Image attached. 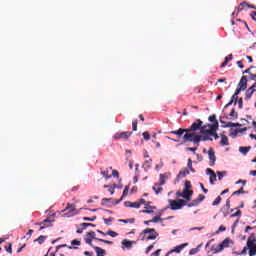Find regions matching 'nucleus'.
Masks as SVG:
<instances>
[{"label": "nucleus", "mask_w": 256, "mask_h": 256, "mask_svg": "<svg viewBox=\"0 0 256 256\" xmlns=\"http://www.w3.org/2000/svg\"><path fill=\"white\" fill-rule=\"evenodd\" d=\"M159 234L155 231V228H146L140 233L141 241H154Z\"/></svg>", "instance_id": "1"}, {"label": "nucleus", "mask_w": 256, "mask_h": 256, "mask_svg": "<svg viewBox=\"0 0 256 256\" xmlns=\"http://www.w3.org/2000/svg\"><path fill=\"white\" fill-rule=\"evenodd\" d=\"M188 141L193 142L194 145H197V147H199V143H201L202 141L201 135L196 133L184 134L183 143H187Z\"/></svg>", "instance_id": "2"}, {"label": "nucleus", "mask_w": 256, "mask_h": 256, "mask_svg": "<svg viewBox=\"0 0 256 256\" xmlns=\"http://www.w3.org/2000/svg\"><path fill=\"white\" fill-rule=\"evenodd\" d=\"M247 247L249 249V255L255 256L256 255V239L255 234H251L247 240Z\"/></svg>", "instance_id": "3"}, {"label": "nucleus", "mask_w": 256, "mask_h": 256, "mask_svg": "<svg viewBox=\"0 0 256 256\" xmlns=\"http://www.w3.org/2000/svg\"><path fill=\"white\" fill-rule=\"evenodd\" d=\"M169 205H170V209L172 211H177L179 209H183V207H185V205H187V201H185L183 199L169 200Z\"/></svg>", "instance_id": "4"}, {"label": "nucleus", "mask_w": 256, "mask_h": 256, "mask_svg": "<svg viewBox=\"0 0 256 256\" xmlns=\"http://www.w3.org/2000/svg\"><path fill=\"white\" fill-rule=\"evenodd\" d=\"M93 239L95 241H99L98 239H101V238L95 237V232L90 231L86 234V238H84V241H85V243H87V245H90V247H92L94 249V247H98V246L93 245Z\"/></svg>", "instance_id": "5"}, {"label": "nucleus", "mask_w": 256, "mask_h": 256, "mask_svg": "<svg viewBox=\"0 0 256 256\" xmlns=\"http://www.w3.org/2000/svg\"><path fill=\"white\" fill-rule=\"evenodd\" d=\"M131 135H133L132 132H118V133L114 134L113 138L115 139V141H117L119 139H124L125 141H128L129 137H131Z\"/></svg>", "instance_id": "6"}, {"label": "nucleus", "mask_w": 256, "mask_h": 256, "mask_svg": "<svg viewBox=\"0 0 256 256\" xmlns=\"http://www.w3.org/2000/svg\"><path fill=\"white\" fill-rule=\"evenodd\" d=\"M203 125V121L197 119L191 126L188 128L189 133H195V131H199L201 126Z\"/></svg>", "instance_id": "7"}, {"label": "nucleus", "mask_w": 256, "mask_h": 256, "mask_svg": "<svg viewBox=\"0 0 256 256\" xmlns=\"http://www.w3.org/2000/svg\"><path fill=\"white\" fill-rule=\"evenodd\" d=\"M187 245H189V243H184V244H181L179 246H176L175 249L173 250H170L166 256H170L171 253H181V251H183V249H185V247H187Z\"/></svg>", "instance_id": "8"}, {"label": "nucleus", "mask_w": 256, "mask_h": 256, "mask_svg": "<svg viewBox=\"0 0 256 256\" xmlns=\"http://www.w3.org/2000/svg\"><path fill=\"white\" fill-rule=\"evenodd\" d=\"M209 160H210V167H213L215 165V161H217V158L215 156V151H213V148H210L208 150Z\"/></svg>", "instance_id": "9"}, {"label": "nucleus", "mask_w": 256, "mask_h": 256, "mask_svg": "<svg viewBox=\"0 0 256 256\" xmlns=\"http://www.w3.org/2000/svg\"><path fill=\"white\" fill-rule=\"evenodd\" d=\"M183 199H186V201H190L191 197H193V190L191 189H184L182 192Z\"/></svg>", "instance_id": "10"}, {"label": "nucleus", "mask_w": 256, "mask_h": 256, "mask_svg": "<svg viewBox=\"0 0 256 256\" xmlns=\"http://www.w3.org/2000/svg\"><path fill=\"white\" fill-rule=\"evenodd\" d=\"M173 135H177L178 137H183V134L185 133V135L191 134V132H189L188 129H183L180 128L178 130H174L171 132Z\"/></svg>", "instance_id": "11"}, {"label": "nucleus", "mask_w": 256, "mask_h": 256, "mask_svg": "<svg viewBox=\"0 0 256 256\" xmlns=\"http://www.w3.org/2000/svg\"><path fill=\"white\" fill-rule=\"evenodd\" d=\"M206 173L208 175H210V183H211V185H214L215 181H217V175L210 168L206 169Z\"/></svg>", "instance_id": "12"}, {"label": "nucleus", "mask_w": 256, "mask_h": 256, "mask_svg": "<svg viewBox=\"0 0 256 256\" xmlns=\"http://www.w3.org/2000/svg\"><path fill=\"white\" fill-rule=\"evenodd\" d=\"M124 207L139 209V207H141V203H139L137 201L136 202L126 201V202H124Z\"/></svg>", "instance_id": "13"}, {"label": "nucleus", "mask_w": 256, "mask_h": 256, "mask_svg": "<svg viewBox=\"0 0 256 256\" xmlns=\"http://www.w3.org/2000/svg\"><path fill=\"white\" fill-rule=\"evenodd\" d=\"M238 87L240 89H243L245 91V89H247V76H242L239 83H238Z\"/></svg>", "instance_id": "14"}, {"label": "nucleus", "mask_w": 256, "mask_h": 256, "mask_svg": "<svg viewBox=\"0 0 256 256\" xmlns=\"http://www.w3.org/2000/svg\"><path fill=\"white\" fill-rule=\"evenodd\" d=\"M144 209H146V210H142V211H140V213H145L147 215H151V213H153V209H157V207L146 204Z\"/></svg>", "instance_id": "15"}, {"label": "nucleus", "mask_w": 256, "mask_h": 256, "mask_svg": "<svg viewBox=\"0 0 256 256\" xmlns=\"http://www.w3.org/2000/svg\"><path fill=\"white\" fill-rule=\"evenodd\" d=\"M255 93V90L251 87H249L245 92V101H249L251 97H253V94Z\"/></svg>", "instance_id": "16"}, {"label": "nucleus", "mask_w": 256, "mask_h": 256, "mask_svg": "<svg viewBox=\"0 0 256 256\" xmlns=\"http://www.w3.org/2000/svg\"><path fill=\"white\" fill-rule=\"evenodd\" d=\"M51 219L46 218L45 220L42 221V226L39 228V231H43V229L47 227H51Z\"/></svg>", "instance_id": "17"}, {"label": "nucleus", "mask_w": 256, "mask_h": 256, "mask_svg": "<svg viewBox=\"0 0 256 256\" xmlns=\"http://www.w3.org/2000/svg\"><path fill=\"white\" fill-rule=\"evenodd\" d=\"M94 251H95L97 256H105V255H107V252L103 248H101V247H94Z\"/></svg>", "instance_id": "18"}, {"label": "nucleus", "mask_w": 256, "mask_h": 256, "mask_svg": "<svg viewBox=\"0 0 256 256\" xmlns=\"http://www.w3.org/2000/svg\"><path fill=\"white\" fill-rule=\"evenodd\" d=\"M220 145H222V147L229 145V138L226 135L221 134Z\"/></svg>", "instance_id": "19"}, {"label": "nucleus", "mask_w": 256, "mask_h": 256, "mask_svg": "<svg viewBox=\"0 0 256 256\" xmlns=\"http://www.w3.org/2000/svg\"><path fill=\"white\" fill-rule=\"evenodd\" d=\"M229 61H233V54H230L228 56L225 57L224 62L221 64V69H223V67H227Z\"/></svg>", "instance_id": "20"}, {"label": "nucleus", "mask_w": 256, "mask_h": 256, "mask_svg": "<svg viewBox=\"0 0 256 256\" xmlns=\"http://www.w3.org/2000/svg\"><path fill=\"white\" fill-rule=\"evenodd\" d=\"M239 99V96H237V94H233L231 97V100L228 104L225 105V107H229L230 105H237V100Z\"/></svg>", "instance_id": "21"}, {"label": "nucleus", "mask_w": 256, "mask_h": 256, "mask_svg": "<svg viewBox=\"0 0 256 256\" xmlns=\"http://www.w3.org/2000/svg\"><path fill=\"white\" fill-rule=\"evenodd\" d=\"M240 153H242V155H247V153H249L251 151V146H241L239 148Z\"/></svg>", "instance_id": "22"}, {"label": "nucleus", "mask_w": 256, "mask_h": 256, "mask_svg": "<svg viewBox=\"0 0 256 256\" xmlns=\"http://www.w3.org/2000/svg\"><path fill=\"white\" fill-rule=\"evenodd\" d=\"M133 243H135L134 241H129V240H127V239H124L123 241H122V245L124 246V247H126L127 249H131V247H133Z\"/></svg>", "instance_id": "23"}, {"label": "nucleus", "mask_w": 256, "mask_h": 256, "mask_svg": "<svg viewBox=\"0 0 256 256\" xmlns=\"http://www.w3.org/2000/svg\"><path fill=\"white\" fill-rule=\"evenodd\" d=\"M163 185L160 184H155L153 186V191L156 193V195H159V193H161L163 191Z\"/></svg>", "instance_id": "24"}, {"label": "nucleus", "mask_w": 256, "mask_h": 256, "mask_svg": "<svg viewBox=\"0 0 256 256\" xmlns=\"http://www.w3.org/2000/svg\"><path fill=\"white\" fill-rule=\"evenodd\" d=\"M229 238H226L222 243L218 244V247H220V249H225V247H229Z\"/></svg>", "instance_id": "25"}, {"label": "nucleus", "mask_w": 256, "mask_h": 256, "mask_svg": "<svg viewBox=\"0 0 256 256\" xmlns=\"http://www.w3.org/2000/svg\"><path fill=\"white\" fill-rule=\"evenodd\" d=\"M207 127H209V129L217 132V129H219V122L215 121L213 124H208Z\"/></svg>", "instance_id": "26"}, {"label": "nucleus", "mask_w": 256, "mask_h": 256, "mask_svg": "<svg viewBox=\"0 0 256 256\" xmlns=\"http://www.w3.org/2000/svg\"><path fill=\"white\" fill-rule=\"evenodd\" d=\"M169 176L167 174H160L159 175V185H164L165 184V179H168Z\"/></svg>", "instance_id": "27"}, {"label": "nucleus", "mask_w": 256, "mask_h": 256, "mask_svg": "<svg viewBox=\"0 0 256 256\" xmlns=\"http://www.w3.org/2000/svg\"><path fill=\"white\" fill-rule=\"evenodd\" d=\"M63 211H69V213H74L75 211V205L68 203L67 207Z\"/></svg>", "instance_id": "28"}, {"label": "nucleus", "mask_w": 256, "mask_h": 256, "mask_svg": "<svg viewBox=\"0 0 256 256\" xmlns=\"http://www.w3.org/2000/svg\"><path fill=\"white\" fill-rule=\"evenodd\" d=\"M47 239V236H39L37 239L34 240V242H38L39 245H43V243H45V240Z\"/></svg>", "instance_id": "29"}, {"label": "nucleus", "mask_w": 256, "mask_h": 256, "mask_svg": "<svg viewBox=\"0 0 256 256\" xmlns=\"http://www.w3.org/2000/svg\"><path fill=\"white\" fill-rule=\"evenodd\" d=\"M187 175H189V169H184V170H181L179 173H178V177L180 178H183V177H187Z\"/></svg>", "instance_id": "30"}, {"label": "nucleus", "mask_w": 256, "mask_h": 256, "mask_svg": "<svg viewBox=\"0 0 256 256\" xmlns=\"http://www.w3.org/2000/svg\"><path fill=\"white\" fill-rule=\"evenodd\" d=\"M200 249H201V245H198L196 248H192L189 251V255H197V253H199Z\"/></svg>", "instance_id": "31"}, {"label": "nucleus", "mask_w": 256, "mask_h": 256, "mask_svg": "<svg viewBox=\"0 0 256 256\" xmlns=\"http://www.w3.org/2000/svg\"><path fill=\"white\" fill-rule=\"evenodd\" d=\"M211 251H212V253H221V251H222V249H221V247H219V245H213L212 247H211Z\"/></svg>", "instance_id": "32"}, {"label": "nucleus", "mask_w": 256, "mask_h": 256, "mask_svg": "<svg viewBox=\"0 0 256 256\" xmlns=\"http://www.w3.org/2000/svg\"><path fill=\"white\" fill-rule=\"evenodd\" d=\"M187 167L192 173H195V168L193 167V160H191V158L188 159Z\"/></svg>", "instance_id": "33"}, {"label": "nucleus", "mask_w": 256, "mask_h": 256, "mask_svg": "<svg viewBox=\"0 0 256 256\" xmlns=\"http://www.w3.org/2000/svg\"><path fill=\"white\" fill-rule=\"evenodd\" d=\"M199 203L200 202L197 199H194L192 202H189V203L186 202V205H187V207H197V205H199Z\"/></svg>", "instance_id": "34"}, {"label": "nucleus", "mask_w": 256, "mask_h": 256, "mask_svg": "<svg viewBox=\"0 0 256 256\" xmlns=\"http://www.w3.org/2000/svg\"><path fill=\"white\" fill-rule=\"evenodd\" d=\"M224 128L227 127H241V124L239 123H233V122H228L227 125H223Z\"/></svg>", "instance_id": "35"}, {"label": "nucleus", "mask_w": 256, "mask_h": 256, "mask_svg": "<svg viewBox=\"0 0 256 256\" xmlns=\"http://www.w3.org/2000/svg\"><path fill=\"white\" fill-rule=\"evenodd\" d=\"M247 5H249V3H247L246 1L240 3L238 6V12L243 11V9H245V7H247Z\"/></svg>", "instance_id": "36"}, {"label": "nucleus", "mask_w": 256, "mask_h": 256, "mask_svg": "<svg viewBox=\"0 0 256 256\" xmlns=\"http://www.w3.org/2000/svg\"><path fill=\"white\" fill-rule=\"evenodd\" d=\"M118 221H119V223H135V218H130V219H126V220L119 219Z\"/></svg>", "instance_id": "37"}, {"label": "nucleus", "mask_w": 256, "mask_h": 256, "mask_svg": "<svg viewBox=\"0 0 256 256\" xmlns=\"http://www.w3.org/2000/svg\"><path fill=\"white\" fill-rule=\"evenodd\" d=\"M104 189H108L110 195H113V193H115V187L113 186L104 185Z\"/></svg>", "instance_id": "38"}, {"label": "nucleus", "mask_w": 256, "mask_h": 256, "mask_svg": "<svg viewBox=\"0 0 256 256\" xmlns=\"http://www.w3.org/2000/svg\"><path fill=\"white\" fill-rule=\"evenodd\" d=\"M202 141H213V138H210L209 134H202L201 136Z\"/></svg>", "instance_id": "39"}, {"label": "nucleus", "mask_w": 256, "mask_h": 256, "mask_svg": "<svg viewBox=\"0 0 256 256\" xmlns=\"http://www.w3.org/2000/svg\"><path fill=\"white\" fill-rule=\"evenodd\" d=\"M81 227H83L82 229H87V227H97V225L93 223H82Z\"/></svg>", "instance_id": "40"}, {"label": "nucleus", "mask_w": 256, "mask_h": 256, "mask_svg": "<svg viewBox=\"0 0 256 256\" xmlns=\"http://www.w3.org/2000/svg\"><path fill=\"white\" fill-rule=\"evenodd\" d=\"M221 203V196H218L212 203L213 207H217Z\"/></svg>", "instance_id": "41"}, {"label": "nucleus", "mask_w": 256, "mask_h": 256, "mask_svg": "<svg viewBox=\"0 0 256 256\" xmlns=\"http://www.w3.org/2000/svg\"><path fill=\"white\" fill-rule=\"evenodd\" d=\"M227 175V172H217V176H218V179L219 181H221V179H223L225 176Z\"/></svg>", "instance_id": "42"}, {"label": "nucleus", "mask_w": 256, "mask_h": 256, "mask_svg": "<svg viewBox=\"0 0 256 256\" xmlns=\"http://www.w3.org/2000/svg\"><path fill=\"white\" fill-rule=\"evenodd\" d=\"M5 249L7 253H13V245L11 243H9L8 246H5Z\"/></svg>", "instance_id": "43"}, {"label": "nucleus", "mask_w": 256, "mask_h": 256, "mask_svg": "<svg viewBox=\"0 0 256 256\" xmlns=\"http://www.w3.org/2000/svg\"><path fill=\"white\" fill-rule=\"evenodd\" d=\"M230 117H234V119H238L239 114H237V112H235L234 108L231 110L230 112Z\"/></svg>", "instance_id": "44"}, {"label": "nucleus", "mask_w": 256, "mask_h": 256, "mask_svg": "<svg viewBox=\"0 0 256 256\" xmlns=\"http://www.w3.org/2000/svg\"><path fill=\"white\" fill-rule=\"evenodd\" d=\"M107 235H109L110 237H117V235L119 234L113 230H108Z\"/></svg>", "instance_id": "45"}, {"label": "nucleus", "mask_w": 256, "mask_h": 256, "mask_svg": "<svg viewBox=\"0 0 256 256\" xmlns=\"http://www.w3.org/2000/svg\"><path fill=\"white\" fill-rule=\"evenodd\" d=\"M100 243H105L106 245H113V241L105 240V239H98Z\"/></svg>", "instance_id": "46"}, {"label": "nucleus", "mask_w": 256, "mask_h": 256, "mask_svg": "<svg viewBox=\"0 0 256 256\" xmlns=\"http://www.w3.org/2000/svg\"><path fill=\"white\" fill-rule=\"evenodd\" d=\"M243 193H246V192L243 190V187H241L239 190L233 192L232 195H241Z\"/></svg>", "instance_id": "47"}, {"label": "nucleus", "mask_w": 256, "mask_h": 256, "mask_svg": "<svg viewBox=\"0 0 256 256\" xmlns=\"http://www.w3.org/2000/svg\"><path fill=\"white\" fill-rule=\"evenodd\" d=\"M209 126H207V125H204V126H201L200 127V133H202V134H206L207 133V128H208Z\"/></svg>", "instance_id": "48"}, {"label": "nucleus", "mask_w": 256, "mask_h": 256, "mask_svg": "<svg viewBox=\"0 0 256 256\" xmlns=\"http://www.w3.org/2000/svg\"><path fill=\"white\" fill-rule=\"evenodd\" d=\"M216 133L217 132L215 130H211V128L206 131V134L210 137H213Z\"/></svg>", "instance_id": "49"}, {"label": "nucleus", "mask_w": 256, "mask_h": 256, "mask_svg": "<svg viewBox=\"0 0 256 256\" xmlns=\"http://www.w3.org/2000/svg\"><path fill=\"white\" fill-rule=\"evenodd\" d=\"M127 195H129V186H126L124 188L123 194H122V198L123 197H127Z\"/></svg>", "instance_id": "50"}, {"label": "nucleus", "mask_w": 256, "mask_h": 256, "mask_svg": "<svg viewBox=\"0 0 256 256\" xmlns=\"http://www.w3.org/2000/svg\"><path fill=\"white\" fill-rule=\"evenodd\" d=\"M142 135H143L145 141H149V139H151V135L149 134V132H143Z\"/></svg>", "instance_id": "51"}, {"label": "nucleus", "mask_w": 256, "mask_h": 256, "mask_svg": "<svg viewBox=\"0 0 256 256\" xmlns=\"http://www.w3.org/2000/svg\"><path fill=\"white\" fill-rule=\"evenodd\" d=\"M208 121H210L211 123H215V121H217V116L215 114L209 116Z\"/></svg>", "instance_id": "52"}, {"label": "nucleus", "mask_w": 256, "mask_h": 256, "mask_svg": "<svg viewBox=\"0 0 256 256\" xmlns=\"http://www.w3.org/2000/svg\"><path fill=\"white\" fill-rule=\"evenodd\" d=\"M103 221H104L105 225H111L113 218H104Z\"/></svg>", "instance_id": "53"}, {"label": "nucleus", "mask_w": 256, "mask_h": 256, "mask_svg": "<svg viewBox=\"0 0 256 256\" xmlns=\"http://www.w3.org/2000/svg\"><path fill=\"white\" fill-rule=\"evenodd\" d=\"M159 221H163L160 216H155L152 220V223H159Z\"/></svg>", "instance_id": "54"}, {"label": "nucleus", "mask_w": 256, "mask_h": 256, "mask_svg": "<svg viewBox=\"0 0 256 256\" xmlns=\"http://www.w3.org/2000/svg\"><path fill=\"white\" fill-rule=\"evenodd\" d=\"M197 200H198V203H201L202 201H205V195L199 194Z\"/></svg>", "instance_id": "55"}, {"label": "nucleus", "mask_w": 256, "mask_h": 256, "mask_svg": "<svg viewBox=\"0 0 256 256\" xmlns=\"http://www.w3.org/2000/svg\"><path fill=\"white\" fill-rule=\"evenodd\" d=\"M231 218L233 217H241V210H237L236 213L230 215Z\"/></svg>", "instance_id": "56"}, {"label": "nucleus", "mask_w": 256, "mask_h": 256, "mask_svg": "<svg viewBox=\"0 0 256 256\" xmlns=\"http://www.w3.org/2000/svg\"><path fill=\"white\" fill-rule=\"evenodd\" d=\"M97 219V216H93V217H91V218H89V217H84L83 218V221H95Z\"/></svg>", "instance_id": "57"}, {"label": "nucleus", "mask_w": 256, "mask_h": 256, "mask_svg": "<svg viewBox=\"0 0 256 256\" xmlns=\"http://www.w3.org/2000/svg\"><path fill=\"white\" fill-rule=\"evenodd\" d=\"M238 108L243 109V98L238 99Z\"/></svg>", "instance_id": "58"}, {"label": "nucleus", "mask_w": 256, "mask_h": 256, "mask_svg": "<svg viewBox=\"0 0 256 256\" xmlns=\"http://www.w3.org/2000/svg\"><path fill=\"white\" fill-rule=\"evenodd\" d=\"M132 131H137V120L132 122Z\"/></svg>", "instance_id": "59"}, {"label": "nucleus", "mask_w": 256, "mask_h": 256, "mask_svg": "<svg viewBox=\"0 0 256 256\" xmlns=\"http://www.w3.org/2000/svg\"><path fill=\"white\" fill-rule=\"evenodd\" d=\"M155 246L153 244H151L150 246H148L146 248V255H149L150 251L154 248Z\"/></svg>", "instance_id": "60"}, {"label": "nucleus", "mask_w": 256, "mask_h": 256, "mask_svg": "<svg viewBox=\"0 0 256 256\" xmlns=\"http://www.w3.org/2000/svg\"><path fill=\"white\" fill-rule=\"evenodd\" d=\"M160 255H161V249H158L151 254V256H160Z\"/></svg>", "instance_id": "61"}, {"label": "nucleus", "mask_w": 256, "mask_h": 256, "mask_svg": "<svg viewBox=\"0 0 256 256\" xmlns=\"http://www.w3.org/2000/svg\"><path fill=\"white\" fill-rule=\"evenodd\" d=\"M186 151H191V152L194 153V155H195V153H196V151H197V147H195V148L187 147V148H186Z\"/></svg>", "instance_id": "62"}, {"label": "nucleus", "mask_w": 256, "mask_h": 256, "mask_svg": "<svg viewBox=\"0 0 256 256\" xmlns=\"http://www.w3.org/2000/svg\"><path fill=\"white\" fill-rule=\"evenodd\" d=\"M184 187H185L184 189H191V182L186 181Z\"/></svg>", "instance_id": "63"}, {"label": "nucleus", "mask_w": 256, "mask_h": 256, "mask_svg": "<svg viewBox=\"0 0 256 256\" xmlns=\"http://www.w3.org/2000/svg\"><path fill=\"white\" fill-rule=\"evenodd\" d=\"M112 175L116 178L119 179V172L117 170L112 171Z\"/></svg>", "instance_id": "64"}]
</instances>
